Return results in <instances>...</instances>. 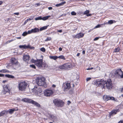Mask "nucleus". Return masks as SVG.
Masks as SVG:
<instances>
[{"label": "nucleus", "instance_id": "36", "mask_svg": "<svg viewBox=\"0 0 123 123\" xmlns=\"http://www.w3.org/2000/svg\"><path fill=\"white\" fill-rule=\"evenodd\" d=\"M120 49L119 48H117L115 49L114 51V52H118L119 51Z\"/></svg>", "mask_w": 123, "mask_h": 123}, {"label": "nucleus", "instance_id": "64", "mask_svg": "<svg viewBox=\"0 0 123 123\" xmlns=\"http://www.w3.org/2000/svg\"><path fill=\"white\" fill-rule=\"evenodd\" d=\"M121 92H123V87L122 88Z\"/></svg>", "mask_w": 123, "mask_h": 123}, {"label": "nucleus", "instance_id": "41", "mask_svg": "<svg viewBox=\"0 0 123 123\" xmlns=\"http://www.w3.org/2000/svg\"><path fill=\"white\" fill-rule=\"evenodd\" d=\"M101 25L99 24L97 25L94 28V29H96L100 27L101 26Z\"/></svg>", "mask_w": 123, "mask_h": 123}, {"label": "nucleus", "instance_id": "45", "mask_svg": "<svg viewBox=\"0 0 123 123\" xmlns=\"http://www.w3.org/2000/svg\"><path fill=\"white\" fill-rule=\"evenodd\" d=\"M51 39V38L50 37H48L47 39L45 40V41H49Z\"/></svg>", "mask_w": 123, "mask_h": 123}, {"label": "nucleus", "instance_id": "2", "mask_svg": "<svg viewBox=\"0 0 123 123\" xmlns=\"http://www.w3.org/2000/svg\"><path fill=\"white\" fill-rule=\"evenodd\" d=\"M41 57L42 58V59H37L35 60L33 59L31 60V62L33 63H34L36 66L39 68H41L43 67V56L41 55Z\"/></svg>", "mask_w": 123, "mask_h": 123}, {"label": "nucleus", "instance_id": "24", "mask_svg": "<svg viewBox=\"0 0 123 123\" xmlns=\"http://www.w3.org/2000/svg\"><path fill=\"white\" fill-rule=\"evenodd\" d=\"M15 111H16V110H15L14 108H13L10 109L9 110V111H8V113L9 112L10 114H12Z\"/></svg>", "mask_w": 123, "mask_h": 123}, {"label": "nucleus", "instance_id": "47", "mask_svg": "<svg viewBox=\"0 0 123 123\" xmlns=\"http://www.w3.org/2000/svg\"><path fill=\"white\" fill-rule=\"evenodd\" d=\"M119 78H123V72H122V74H121V76H120Z\"/></svg>", "mask_w": 123, "mask_h": 123}, {"label": "nucleus", "instance_id": "26", "mask_svg": "<svg viewBox=\"0 0 123 123\" xmlns=\"http://www.w3.org/2000/svg\"><path fill=\"white\" fill-rule=\"evenodd\" d=\"M117 110H115L112 111L110 113V116H112L113 115L116 114L117 113Z\"/></svg>", "mask_w": 123, "mask_h": 123}, {"label": "nucleus", "instance_id": "8", "mask_svg": "<svg viewBox=\"0 0 123 123\" xmlns=\"http://www.w3.org/2000/svg\"><path fill=\"white\" fill-rule=\"evenodd\" d=\"M105 87L108 89H110L112 87V85L111 80L109 79L106 81Z\"/></svg>", "mask_w": 123, "mask_h": 123}, {"label": "nucleus", "instance_id": "60", "mask_svg": "<svg viewBox=\"0 0 123 123\" xmlns=\"http://www.w3.org/2000/svg\"><path fill=\"white\" fill-rule=\"evenodd\" d=\"M3 3V2L2 1H0V5Z\"/></svg>", "mask_w": 123, "mask_h": 123}, {"label": "nucleus", "instance_id": "4", "mask_svg": "<svg viewBox=\"0 0 123 123\" xmlns=\"http://www.w3.org/2000/svg\"><path fill=\"white\" fill-rule=\"evenodd\" d=\"M53 102L55 105L58 107H62L64 104V102L62 100L57 99H54Z\"/></svg>", "mask_w": 123, "mask_h": 123}, {"label": "nucleus", "instance_id": "62", "mask_svg": "<svg viewBox=\"0 0 123 123\" xmlns=\"http://www.w3.org/2000/svg\"><path fill=\"white\" fill-rule=\"evenodd\" d=\"M36 4L37 6H39L40 5V4L39 3H37Z\"/></svg>", "mask_w": 123, "mask_h": 123}, {"label": "nucleus", "instance_id": "57", "mask_svg": "<svg viewBox=\"0 0 123 123\" xmlns=\"http://www.w3.org/2000/svg\"><path fill=\"white\" fill-rule=\"evenodd\" d=\"M66 15V14H62L61 15V16H65Z\"/></svg>", "mask_w": 123, "mask_h": 123}, {"label": "nucleus", "instance_id": "52", "mask_svg": "<svg viewBox=\"0 0 123 123\" xmlns=\"http://www.w3.org/2000/svg\"><path fill=\"white\" fill-rule=\"evenodd\" d=\"M4 76V74H0V77H3Z\"/></svg>", "mask_w": 123, "mask_h": 123}, {"label": "nucleus", "instance_id": "21", "mask_svg": "<svg viewBox=\"0 0 123 123\" xmlns=\"http://www.w3.org/2000/svg\"><path fill=\"white\" fill-rule=\"evenodd\" d=\"M33 33H36L38 32L39 31V29L38 28H35L32 29Z\"/></svg>", "mask_w": 123, "mask_h": 123}, {"label": "nucleus", "instance_id": "44", "mask_svg": "<svg viewBox=\"0 0 123 123\" xmlns=\"http://www.w3.org/2000/svg\"><path fill=\"white\" fill-rule=\"evenodd\" d=\"M91 79V77H88L86 79V81H88Z\"/></svg>", "mask_w": 123, "mask_h": 123}, {"label": "nucleus", "instance_id": "16", "mask_svg": "<svg viewBox=\"0 0 123 123\" xmlns=\"http://www.w3.org/2000/svg\"><path fill=\"white\" fill-rule=\"evenodd\" d=\"M65 69H68L72 67V65L70 63H66L64 64Z\"/></svg>", "mask_w": 123, "mask_h": 123}, {"label": "nucleus", "instance_id": "42", "mask_svg": "<svg viewBox=\"0 0 123 123\" xmlns=\"http://www.w3.org/2000/svg\"><path fill=\"white\" fill-rule=\"evenodd\" d=\"M71 14L73 15H76V13L74 11H73L71 12Z\"/></svg>", "mask_w": 123, "mask_h": 123}, {"label": "nucleus", "instance_id": "17", "mask_svg": "<svg viewBox=\"0 0 123 123\" xmlns=\"http://www.w3.org/2000/svg\"><path fill=\"white\" fill-rule=\"evenodd\" d=\"M22 101L25 102L31 103L32 100H31L30 99L25 98L22 99Z\"/></svg>", "mask_w": 123, "mask_h": 123}, {"label": "nucleus", "instance_id": "10", "mask_svg": "<svg viewBox=\"0 0 123 123\" xmlns=\"http://www.w3.org/2000/svg\"><path fill=\"white\" fill-rule=\"evenodd\" d=\"M122 71L120 69H118L116 70L115 73V75L117 77L119 78L122 74Z\"/></svg>", "mask_w": 123, "mask_h": 123}, {"label": "nucleus", "instance_id": "56", "mask_svg": "<svg viewBox=\"0 0 123 123\" xmlns=\"http://www.w3.org/2000/svg\"><path fill=\"white\" fill-rule=\"evenodd\" d=\"M43 65L44 67H46L47 66V64L46 63H44L43 64Z\"/></svg>", "mask_w": 123, "mask_h": 123}, {"label": "nucleus", "instance_id": "19", "mask_svg": "<svg viewBox=\"0 0 123 123\" xmlns=\"http://www.w3.org/2000/svg\"><path fill=\"white\" fill-rule=\"evenodd\" d=\"M48 117H49L52 119L55 120H57V117L55 115L53 114H49Z\"/></svg>", "mask_w": 123, "mask_h": 123}, {"label": "nucleus", "instance_id": "55", "mask_svg": "<svg viewBox=\"0 0 123 123\" xmlns=\"http://www.w3.org/2000/svg\"><path fill=\"white\" fill-rule=\"evenodd\" d=\"M59 50L60 51H61L62 50V48L60 47L59 48Z\"/></svg>", "mask_w": 123, "mask_h": 123}, {"label": "nucleus", "instance_id": "31", "mask_svg": "<svg viewBox=\"0 0 123 123\" xmlns=\"http://www.w3.org/2000/svg\"><path fill=\"white\" fill-rule=\"evenodd\" d=\"M33 19V18L32 17L30 18L27 19L25 20L24 22V25H25L28 21L30 20H32Z\"/></svg>", "mask_w": 123, "mask_h": 123}, {"label": "nucleus", "instance_id": "22", "mask_svg": "<svg viewBox=\"0 0 123 123\" xmlns=\"http://www.w3.org/2000/svg\"><path fill=\"white\" fill-rule=\"evenodd\" d=\"M8 111H3L0 113V117L4 115L5 114L8 113Z\"/></svg>", "mask_w": 123, "mask_h": 123}, {"label": "nucleus", "instance_id": "50", "mask_svg": "<svg viewBox=\"0 0 123 123\" xmlns=\"http://www.w3.org/2000/svg\"><path fill=\"white\" fill-rule=\"evenodd\" d=\"M14 40L12 39L11 40H8V41L9 43H10L11 42L13 41Z\"/></svg>", "mask_w": 123, "mask_h": 123}, {"label": "nucleus", "instance_id": "27", "mask_svg": "<svg viewBox=\"0 0 123 123\" xmlns=\"http://www.w3.org/2000/svg\"><path fill=\"white\" fill-rule=\"evenodd\" d=\"M5 77L13 79L14 78V77L11 75L9 74H6L5 75Z\"/></svg>", "mask_w": 123, "mask_h": 123}, {"label": "nucleus", "instance_id": "37", "mask_svg": "<svg viewBox=\"0 0 123 123\" xmlns=\"http://www.w3.org/2000/svg\"><path fill=\"white\" fill-rule=\"evenodd\" d=\"M42 19V18L41 17H39L35 18V20H38Z\"/></svg>", "mask_w": 123, "mask_h": 123}, {"label": "nucleus", "instance_id": "35", "mask_svg": "<svg viewBox=\"0 0 123 123\" xmlns=\"http://www.w3.org/2000/svg\"><path fill=\"white\" fill-rule=\"evenodd\" d=\"M8 71L6 69H3L2 70H0V72L5 73L7 72Z\"/></svg>", "mask_w": 123, "mask_h": 123}, {"label": "nucleus", "instance_id": "48", "mask_svg": "<svg viewBox=\"0 0 123 123\" xmlns=\"http://www.w3.org/2000/svg\"><path fill=\"white\" fill-rule=\"evenodd\" d=\"M105 24H106V25L109 24L108 22H106V23H103V24H102V25H104Z\"/></svg>", "mask_w": 123, "mask_h": 123}, {"label": "nucleus", "instance_id": "46", "mask_svg": "<svg viewBox=\"0 0 123 123\" xmlns=\"http://www.w3.org/2000/svg\"><path fill=\"white\" fill-rule=\"evenodd\" d=\"M99 38V37H97L95 38L93 40L94 41H96L98 40Z\"/></svg>", "mask_w": 123, "mask_h": 123}, {"label": "nucleus", "instance_id": "11", "mask_svg": "<svg viewBox=\"0 0 123 123\" xmlns=\"http://www.w3.org/2000/svg\"><path fill=\"white\" fill-rule=\"evenodd\" d=\"M19 47L20 48H23L24 49H27L29 48L30 49H32L34 48L33 47H31L29 44H28L27 45H20L19 46Z\"/></svg>", "mask_w": 123, "mask_h": 123}, {"label": "nucleus", "instance_id": "59", "mask_svg": "<svg viewBox=\"0 0 123 123\" xmlns=\"http://www.w3.org/2000/svg\"><path fill=\"white\" fill-rule=\"evenodd\" d=\"M9 43V42L8 41H7L5 43V44H8V43Z\"/></svg>", "mask_w": 123, "mask_h": 123}, {"label": "nucleus", "instance_id": "63", "mask_svg": "<svg viewBox=\"0 0 123 123\" xmlns=\"http://www.w3.org/2000/svg\"><path fill=\"white\" fill-rule=\"evenodd\" d=\"M80 54L79 53H78L77 55V56H79L80 55Z\"/></svg>", "mask_w": 123, "mask_h": 123}, {"label": "nucleus", "instance_id": "38", "mask_svg": "<svg viewBox=\"0 0 123 123\" xmlns=\"http://www.w3.org/2000/svg\"><path fill=\"white\" fill-rule=\"evenodd\" d=\"M28 34L27 33V32L26 31L24 32L22 34V35L24 36H26Z\"/></svg>", "mask_w": 123, "mask_h": 123}, {"label": "nucleus", "instance_id": "5", "mask_svg": "<svg viewBox=\"0 0 123 123\" xmlns=\"http://www.w3.org/2000/svg\"><path fill=\"white\" fill-rule=\"evenodd\" d=\"M54 93V91L51 89H48L45 90L44 92V96L49 97L52 96Z\"/></svg>", "mask_w": 123, "mask_h": 123}, {"label": "nucleus", "instance_id": "15", "mask_svg": "<svg viewBox=\"0 0 123 123\" xmlns=\"http://www.w3.org/2000/svg\"><path fill=\"white\" fill-rule=\"evenodd\" d=\"M84 34L81 33H80L76 35L75 36H73L74 38H80L84 36Z\"/></svg>", "mask_w": 123, "mask_h": 123}, {"label": "nucleus", "instance_id": "3", "mask_svg": "<svg viewBox=\"0 0 123 123\" xmlns=\"http://www.w3.org/2000/svg\"><path fill=\"white\" fill-rule=\"evenodd\" d=\"M36 82L37 85L39 86H42L44 87H46L45 78L44 77H42L37 79Z\"/></svg>", "mask_w": 123, "mask_h": 123}, {"label": "nucleus", "instance_id": "6", "mask_svg": "<svg viewBox=\"0 0 123 123\" xmlns=\"http://www.w3.org/2000/svg\"><path fill=\"white\" fill-rule=\"evenodd\" d=\"M104 100L105 101H107L108 100H111L114 101L115 102H117L118 101L116 98H115L114 97L110 96H109L106 95H104L103 97Z\"/></svg>", "mask_w": 123, "mask_h": 123}, {"label": "nucleus", "instance_id": "28", "mask_svg": "<svg viewBox=\"0 0 123 123\" xmlns=\"http://www.w3.org/2000/svg\"><path fill=\"white\" fill-rule=\"evenodd\" d=\"M49 58L51 59H53L55 60H56L58 58V56H50Z\"/></svg>", "mask_w": 123, "mask_h": 123}, {"label": "nucleus", "instance_id": "49", "mask_svg": "<svg viewBox=\"0 0 123 123\" xmlns=\"http://www.w3.org/2000/svg\"><path fill=\"white\" fill-rule=\"evenodd\" d=\"M14 14L18 15L19 14V12H16L14 13Z\"/></svg>", "mask_w": 123, "mask_h": 123}, {"label": "nucleus", "instance_id": "1", "mask_svg": "<svg viewBox=\"0 0 123 123\" xmlns=\"http://www.w3.org/2000/svg\"><path fill=\"white\" fill-rule=\"evenodd\" d=\"M27 85L25 81H19L18 84V88L19 90L22 91H25Z\"/></svg>", "mask_w": 123, "mask_h": 123}, {"label": "nucleus", "instance_id": "54", "mask_svg": "<svg viewBox=\"0 0 123 123\" xmlns=\"http://www.w3.org/2000/svg\"><path fill=\"white\" fill-rule=\"evenodd\" d=\"M93 69V68H88L86 69L87 70H90Z\"/></svg>", "mask_w": 123, "mask_h": 123}, {"label": "nucleus", "instance_id": "34", "mask_svg": "<svg viewBox=\"0 0 123 123\" xmlns=\"http://www.w3.org/2000/svg\"><path fill=\"white\" fill-rule=\"evenodd\" d=\"M109 24H111L114 23H115V21L114 20H110L108 21Z\"/></svg>", "mask_w": 123, "mask_h": 123}, {"label": "nucleus", "instance_id": "7", "mask_svg": "<svg viewBox=\"0 0 123 123\" xmlns=\"http://www.w3.org/2000/svg\"><path fill=\"white\" fill-rule=\"evenodd\" d=\"M106 81L103 80L101 79V80H98L96 81V83L99 86H101L103 88H104L105 86Z\"/></svg>", "mask_w": 123, "mask_h": 123}, {"label": "nucleus", "instance_id": "23", "mask_svg": "<svg viewBox=\"0 0 123 123\" xmlns=\"http://www.w3.org/2000/svg\"><path fill=\"white\" fill-rule=\"evenodd\" d=\"M89 11L88 10H86L85 11V15H86V16H85V17L86 16L89 17L92 15V14L89 13Z\"/></svg>", "mask_w": 123, "mask_h": 123}, {"label": "nucleus", "instance_id": "14", "mask_svg": "<svg viewBox=\"0 0 123 123\" xmlns=\"http://www.w3.org/2000/svg\"><path fill=\"white\" fill-rule=\"evenodd\" d=\"M30 57L28 55H24L23 59L25 61L27 62L29 60Z\"/></svg>", "mask_w": 123, "mask_h": 123}, {"label": "nucleus", "instance_id": "29", "mask_svg": "<svg viewBox=\"0 0 123 123\" xmlns=\"http://www.w3.org/2000/svg\"><path fill=\"white\" fill-rule=\"evenodd\" d=\"M48 26V25L46 26H44L41 28L40 29V31H41L44 30L46 29L47 28V27Z\"/></svg>", "mask_w": 123, "mask_h": 123}, {"label": "nucleus", "instance_id": "25", "mask_svg": "<svg viewBox=\"0 0 123 123\" xmlns=\"http://www.w3.org/2000/svg\"><path fill=\"white\" fill-rule=\"evenodd\" d=\"M66 3V2L65 1H64L60 3L56 4L55 5V6L57 7H58L60 6H62L64 4Z\"/></svg>", "mask_w": 123, "mask_h": 123}, {"label": "nucleus", "instance_id": "18", "mask_svg": "<svg viewBox=\"0 0 123 123\" xmlns=\"http://www.w3.org/2000/svg\"><path fill=\"white\" fill-rule=\"evenodd\" d=\"M11 62L12 64H15L18 62L14 58H12L11 60Z\"/></svg>", "mask_w": 123, "mask_h": 123}, {"label": "nucleus", "instance_id": "39", "mask_svg": "<svg viewBox=\"0 0 123 123\" xmlns=\"http://www.w3.org/2000/svg\"><path fill=\"white\" fill-rule=\"evenodd\" d=\"M27 32L28 34H29L32 33H33L32 29L31 30H29Z\"/></svg>", "mask_w": 123, "mask_h": 123}, {"label": "nucleus", "instance_id": "33", "mask_svg": "<svg viewBox=\"0 0 123 123\" xmlns=\"http://www.w3.org/2000/svg\"><path fill=\"white\" fill-rule=\"evenodd\" d=\"M59 68L61 69H65L64 64L62 65L59 67Z\"/></svg>", "mask_w": 123, "mask_h": 123}, {"label": "nucleus", "instance_id": "13", "mask_svg": "<svg viewBox=\"0 0 123 123\" xmlns=\"http://www.w3.org/2000/svg\"><path fill=\"white\" fill-rule=\"evenodd\" d=\"M3 92L4 94H6V93L9 92V90L8 88V86L5 85L3 86Z\"/></svg>", "mask_w": 123, "mask_h": 123}, {"label": "nucleus", "instance_id": "61", "mask_svg": "<svg viewBox=\"0 0 123 123\" xmlns=\"http://www.w3.org/2000/svg\"><path fill=\"white\" fill-rule=\"evenodd\" d=\"M6 82H7V81L6 80H4L3 81V82L4 83H5Z\"/></svg>", "mask_w": 123, "mask_h": 123}, {"label": "nucleus", "instance_id": "9", "mask_svg": "<svg viewBox=\"0 0 123 123\" xmlns=\"http://www.w3.org/2000/svg\"><path fill=\"white\" fill-rule=\"evenodd\" d=\"M71 86L70 83H65L63 84L62 86V88L63 90L66 91L68 90L70 88Z\"/></svg>", "mask_w": 123, "mask_h": 123}, {"label": "nucleus", "instance_id": "30", "mask_svg": "<svg viewBox=\"0 0 123 123\" xmlns=\"http://www.w3.org/2000/svg\"><path fill=\"white\" fill-rule=\"evenodd\" d=\"M50 16H48L43 17L42 18V20H45L47 19L49 17H50Z\"/></svg>", "mask_w": 123, "mask_h": 123}, {"label": "nucleus", "instance_id": "51", "mask_svg": "<svg viewBox=\"0 0 123 123\" xmlns=\"http://www.w3.org/2000/svg\"><path fill=\"white\" fill-rule=\"evenodd\" d=\"M123 123V119L120 121L118 123Z\"/></svg>", "mask_w": 123, "mask_h": 123}, {"label": "nucleus", "instance_id": "12", "mask_svg": "<svg viewBox=\"0 0 123 123\" xmlns=\"http://www.w3.org/2000/svg\"><path fill=\"white\" fill-rule=\"evenodd\" d=\"M33 90L34 92L38 94L41 93L42 92L41 89L39 88V87L37 86L34 87Z\"/></svg>", "mask_w": 123, "mask_h": 123}, {"label": "nucleus", "instance_id": "43", "mask_svg": "<svg viewBox=\"0 0 123 123\" xmlns=\"http://www.w3.org/2000/svg\"><path fill=\"white\" fill-rule=\"evenodd\" d=\"M30 67H31L32 68H36V67L35 65H30Z\"/></svg>", "mask_w": 123, "mask_h": 123}, {"label": "nucleus", "instance_id": "40", "mask_svg": "<svg viewBox=\"0 0 123 123\" xmlns=\"http://www.w3.org/2000/svg\"><path fill=\"white\" fill-rule=\"evenodd\" d=\"M43 52H45V48L43 47L42 48L40 49Z\"/></svg>", "mask_w": 123, "mask_h": 123}, {"label": "nucleus", "instance_id": "32", "mask_svg": "<svg viewBox=\"0 0 123 123\" xmlns=\"http://www.w3.org/2000/svg\"><path fill=\"white\" fill-rule=\"evenodd\" d=\"M58 58H59L65 60L66 59L64 56L63 55H61L59 56H58Z\"/></svg>", "mask_w": 123, "mask_h": 123}, {"label": "nucleus", "instance_id": "20", "mask_svg": "<svg viewBox=\"0 0 123 123\" xmlns=\"http://www.w3.org/2000/svg\"><path fill=\"white\" fill-rule=\"evenodd\" d=\"M32 101L31 103V104L35 105L38 107H40V105L37 102L34 101L33 100H32Z\"/></svg>", "mask_w": 123, "mask_h": 123}, {"label": "nucleus", "instance_id": "58", "mask_svg": "<svg viewBox=\"0 0 123 123\" xmlns=\"http://www.w3.org/2000/svg\"><path fill=\"white\" fill-rule=\"evenodd\" d=\"M58 31L60 32H62V30H58Z\"/></svg>", "mask_w": 123, "mask_h": 123}, {"label": "nucleus", "instance_id": "53", "mask_svg": "<svg viewBox=\"0 0 123 123\" xmlns=\"http://www.w3.org/2000/svg\"><path fill=\"white\" fill-rule=\"evenodd\" d=\"M48 8L49 10H51L52 9V7H49Z\"/></svg>", "mask_w": 123, "mask_h": 123}]
</instances>
